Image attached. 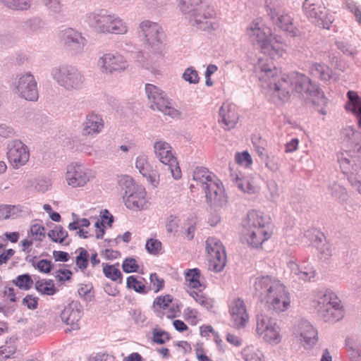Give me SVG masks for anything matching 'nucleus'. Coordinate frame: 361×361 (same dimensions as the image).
<instances>
[{"label":"nucleus","mask_w":361,"mask_h":361,"mask_svg":"<svg viewBox=\"0 0 361 361\" xmlns=\"http://www.w3.org/2000/svg\"><path fill=\"white\" fill-rule=\"evenodd\" d=\"M16 350V346L12 343H6L0 347V360H4L11 357Z\"/></svg>","instance_id":"bf43d9fd"},{"label":"nucleus","mask_w":361,"mask_h":361,"mask_svg":"<svg viewBox=\"0 0 361 361\" xmlns=\"http://www.w3.org/2000/svg\"><path fill=\"white\" fill-rule=\"evenodd\" d=\"M290 267L292 272L295 274L299 279L304 281H310L315 276V271L310 264L302 263L298 265L296 263L292 262L290 263Z\"/></svg>","instance_id":"2f4dec72"},{"label":"nucleus","mask_w":361,"mask_h":361,"mask_svg":"<svg viewBox=\"0 0 361 361\" xmlns=\"http://www.w3.org/2000/svg\"><path fill=\"white\" fill-rule=\"evenodd\" d=\"M7 157L11 165L18 169L28 161L30 152L21 141L14 140L8 145Z\"/></svg>","instance_id":"dca6fc26"},{"label":"nucleus","mask_w":361,"mask_h":361,"mask_svg":"<svg viewBox=\"0 0 361 361\" xmlns=\"http://www.w3.org/2000/svg\"><path fill=\"white\" fill-rule=\"evenodd\" d=\"M277 25L288 35L295 37L298 35V30L294 27L293 18L288 14H281L278 17Z\"/></svg>","instance_id":"e433bc0d"},{"label":"nucleus","mask_w":361,"mask_h":361,"mask_svg":"<svg viewBox=\"0 0 361 361\" xmlns=\"http://www.w3.org/2000/svg\"><path fill=\"white\" fill-rule=\"evenodd\" d=\"M140 28L145 35L147 42L151 47L158 45L161 41L163 34L161 32V27L158 24L146 20L143 21L140 24Z\"/></svg>","instance_id":"412c9836"},{"label":"nucleus","mask_w":361,"mask_h":361,"mask_svg":"<svg viewBox=\"0 0 361 361\" xmlns=\"http://www.w3.org/2000/svg\"><path fill=\"white\" fill-rule=\"evenodd\" d=\"M242 236L246 243L254 248H261L273 235V228L262 213L248 212L243 224Z\"/></svg>","instance_id":"7ed1b4c3"},{"label":"nucleus","mask_w":361,"mask_h":361,"mask_svg":"<svg viewBox=\"0 0 361 361\" xmlns=\"http://www.w3.org/2000/svg\"><path fill=\"white\" fill-rule=\"evenodd\" d=\"M344 141L356 152L358 159H361V133L351 127L346 128L343 130Z\"/></svg>","instance_id":"c756f323"},{"label":"nucleus","mask_w":361,"mask_h":361,"mask_svg":"<svg viewBox=\"0 0 361 361\" xmlns=\"http://www.w3.org/2000/svg\"><path fill=\"white\" fill-rule=\"evenodd\" d=\"M254 287L255 294L269 310L281 313L290 307V293L278 279L270 276L258 277L255 279Z\"/></svg>","instance_id":"f03ea898"},{"label":"nucleus","mask_w":361,"mask_h":361,"mask_svg":"<svg viewBox=\"0 0 361 361\" xmlns=\"http://www.w3.org/2000/svg\"><path fill=\"white\" fill-rule=\"evenodd\" d=\"M237 187L243 192L254 194L259 191V187L252 177L235 178Z\"/></svg>","instance_id":"c9c22d12"},{"label":"nucleus","mask_w":361,"mask_h":361,"mask_svg":"<svg viewBox=\"0 0 361 361\" xmlns=\"http://www.w3.org/2000/svg\"><path fill=\"white\" fill-rule=\"evenodd\" d=\"M19 246L23 252L31 256L35 253L34 246L36 247V242L27 236L20 242Z\"/></svg>","instance_id":"603ef678"},{"label":"nucleus","mask_w":361,"mask_h":361,"mask_svg":"<svg viewBox=\"0 0 361 361\" xmlns=\"http://www.w3.org/2000/svg\"><path fill=\"white\" fill-rule=\"evenodd\" d=\"M125 205L133 211H140L147 209L150 205L149 197L146 189L142 185H137L130 192L123 197Z\"/></svg>","instance_id":"4468645a"},{"label":"nucleus","mask_w":361,"mask_h":361,"mask_svg":"<svg viewBox=\"0 0 361 361\" xmlns=\"http://www.w3.org/2000/svg\"><path fill=\"white\" fill-rule=\"evenodd\" d=\"M14 206L2 204L0 205V219H8L13 214Z\"/></svg>","instance_id":"0e129e2a"},{"label":"nucleus","mask_w":361,"mask_h":361,"mask_svg":"<svg viewBox=\"0 0 361 361\" xmlns=\"http://www.w3.org/2000/svg\"><path fill=\"white\" fill-rule=\"evenodd\" d=\"M319 315L328 322H335L343 317V309L340 300H338L337 305H333L329 309H322V311L317 312Z\"/></svg>","instance_id":"7c9ffc66"},{"label":"nucleus","mask_w":361,"mask_h":361,"mask_svg":"<svg viewBox=\"0 0 361 361\" xmlns=\"http://www.w3.org/2000/svg\"><path fill=\"white\" fill-rule=\"evenodd\" d=\"M180 9L185 13H190V20L192 25L202 30L213 28L208 23L209 19L214 18L216 13L212 6L202 0H178Z\"/></svg>","instance_id":"20e7f679"},{"label":"nucleus","mask_w":361,"mask_h":361,"mask_svg":"<svg viewBox=\"0 0 361 361\" xmlns=\"http://www.w3.org/2000/svg\"><path fill=\"white\" fill-rule=\"evenodd\" d=\"M61 318L72 329H77L79 328L78 322L81 318V312L75 305L69 304L61 312Z\"/></svg>","instance_id":"bb28decb"},{"label":"nucleus","mask_w":361,"mask_h":361,"mask_svg":"<svg viewBox=\"0 0 361 361\" xmlns=\"http://www.w3.org/2000/svg\"><path fill=\"white\" fill-rule=\"evenodd\" d=\"M104 127L102 118L95 114H90L87 116L83 123L82 133L83 135H92L100 133Z\"/></svg>","instance_id":"c85d7f7f"},{"label":"nucleus","mask_w":361,"mask_h":361,"mask_svg":"<svg viewBox=\"0 0 361 361\" xmlns=\"http://www.w3.org/2000/svg\"><path fill=\"white\" fill-rule=\"evenodd\" d=\"M35 287L36 290L42 295H53L56 292L55 285L51 280H39L35 283Z\"/></svg>","instance_id":"79ce46f5"},{"label":"nucleus","mask_w":361,"mask_h":361,"mask_svg":"<svg viewBox=\"0 0 361 361\" xmlns=\"http://www.w3.org/2000/svg\"><path fill=\"white\" fill-rule=\"evenodd\" d=\"M219 114L221 118V123L224 124L225 129L230 130L235 127L239 116L236 107L234 105L224 104L220 109Z\"/></svg>","instance_id":"b1692460"},{"label":"nucleus","mask_w":361,"mask_h":361,"mask_svg":"<svg viewBox=\"0 0 361 361\" xmlns=\"http://www.w3.org/2000/svg\"><path fill=\"white\" fill-rule=\"evenodd\" d=\"M259 69L260 80L282 102L290 99V90L310 97L319 96L322 93L317 86L303 73L298 71L286 73L274 64L265 63H260Z\"/></svg>","instance_id":"f257e3e1"},{"label":"nucleus","mask_w":361,"mask_h":361,"mask_svg":"<svg viewBox=\"0 0 361 361\" xmlns=\"http://www.w3.org/2000/svg\"><path fill=\"white\" fill-rule=\"evenodd\" d=\"M247 32L250 37L257 42L260 49L264 44H267L273 37L270 28L260 27L257 23H251L247 27Z\"/></svg>","instance_id":"5701e85b"},{"label":"nucleus","mask_w":361,"mask_h":361,"mask_svg":"<svg viewBox=\"0 0 361 361\" xmlns=\"http://www.w3.org/2000/svg\"><path fill=\"white\" fill-rule=\"evenodd\" d=\"M165 286L164 280L161 278L157 273H152L149 276V286L147 287V290L153 291L154 293H157L161 291Z\"/></svg>","instance_id":"de8ad7c7"},{"label":"nucleus","mask_w":361,"mask_h":361,"mask_svg":"<svg viewBox=\"0 0 361 361\" xmlns=\"http://www.w3.org/2000/svg\"><path fill=\"white\" fill-rule=\"evenodd\" d=\"M126 288L140 294H147L148 293L145 279H142L140 280L134 275L127 278Z\"/></svg>","instance_id":"58836bf2"},{"label":"nucleus","mask_w":361,"mask_h":361,"mask_svg":"<svg viewBox=\"0 0 361 361\" xmlns=\"http://www.w3.org/2000/svg\"><path fill=\"white\" fill-rule=\"evenodd\" d=\"M97 66L102 73H112L126 70L128 64L122 55L117 53H107L99 59Z\"/></svg>","instance_id":"2eb2a0df"},{"label":"nucleus","mask_w":361,"mask_h":361,"mask_svg":"<svg viewBox=\"0 0 361 361\" xmlns=\"http://www.w3.org/2000/svg\"><path fill=\"white\" fill-rule=\"evenodd\" d=\"M3 296L6 300L10 302H15L17 300L16 290L11 286H5Z\"/></svg>","instance_id":"e2e57ef3"},{"label":"nucleus","mask_w":361,"mask_h":361,"mask_svg":"<svg viewBox=\"0 0 361 361\" xmlns=\"http://www.w3.org/2000/svg\"><path fill=\"white\" fill-rule=\"evenodd\" d=\"M265 6L268 14L274 19L278 15L276 10L280 7V3L278 0H266Z\"/></svg>","instance_id":"052dcab7"},{"label":"nucleus","mask_w":361,"mask_h":361,"mask_svg":"<svg viewBox=\"0 0 361 361\" xmlns=\"http://www.w3.org/2000/svg\"><path fill=\"white\" fill-rule=\"evenodd\" d=\"M146 249L150 254L158 255L161 250V243L154 238L149 239L146 243Z\"/></svg>","instance_id":"4d7b16f0"},{"label":"nucleus","mask_w":361,"mask_h":361,"mask_svg":"<svg viewBox=\"0 0 361 361\" xmlns=\"http://www.w3.org/2000/svg\"><path fill=\"white\" fill-rule=\"evenodd\" d=\"M47 235L51 241L62 244L68 237V232L61 226L56 225L49 231Z\"/></svg>","instance_id":"c03bdc74"},{"label":"nucleus","mask_w":361,"mask_h":361,"mask_svg":"<svg viewBox=\"0 0 361 361\" xmlns=\"http://www.w3.org/2000/svg\"><path fill=\"white\" fill-rule=\"evenodd\" d=\"M231 320L235 329L245 328L249 322L250 315L245 301L240 298H235L228 305Z\"/></svg>","instance_id":"ddd939ff"},{"label":"nucleus","mask_w":361,"mask_h":361,"mask_svg":"<svg viewBox=\"0 0 361 361\" xmlns=\"http://www.w3.org/2000/svg\"><path fill=\"white\" fill-rule=\"evenodd\" d=\"M118 185L122 190H125V195H128L130 190L137 185L134 183L133 179L130 176L126 175L121 176L118 178Z\"/></svg>","instance_id":"8fccbe9b"},{"label":"nucleus","mask_w":361,"mask_h":361,"mask_svg":"<svg viewBox=\"0 0 361 361\" xmlns=\"http://www.w3.org/2000/svg\"><path fill=\"white\" fill-rule=\"evenodd\" d=\"M338 300L336 295L332 292H319L314 295L313 307L317 312H319L322 309H329L333 305H336Z\"/></svg>","instance_id":"393cba45"},{"label":"nucleus","mask_w":361,"mask_h":361,"mask_svg":"<svg viewBox=\"0 0 361 361\" xmlns=\"http://www.w3.org/2000/svg\"><path fill=\"white\" fill-rule=\"evenodd\" d=\"M103 273L104 276L112 281L122 283L123 274L118 269V264H103Z\"/></svg>","instance_id":"ea45409f"},{"label":"nucleus","mask_w":361,"mask_h":361,"mask_svg":"<svg viewBox=\"0 0 361 361\" xmlns=\"http://www.w3.org/2000/svg\"><path fill=\"white\" fill-rule=\"evenodd\" d=\"M261 51L273 59L283 57L286 54L283 43L273 37L267 44L262 47Z\"/></svg>","instance_id":"a878e982"},{"label":"nucleus","mask_w":361,"mask_h":361,"mask_svg":"<svg viewBox=\"0 0 361 361\" xmlns=\"http://www.w3.org/2000/svg\"><path fill=\"white\" fill-rule=\"evenodd\" d=\"M205 192L207 200L210 203H217L221 202L224 197V189L221 183L214 178L203 188Z\"/></svg>","instance_id":"4be33fe9"},{"label":"nucleus","mask_w":361,"mask_h":361,"mask_svg":"<svg viewBox=\"0 0 361 361\" xmlns=\"http://www.w3.org/2000/svg\"><path fill=\"white\" fill-rule=\"evenodd\" d=\"M62 39L67 48L75 51L82 49L85 41L79 32L71 28L63 32Z\"/></svg>","instance_id":"cd10ccee"},{"label":"nucleus","mask_w":361,"mask_h":361,"mask_svg":"<svg viewBox=\"0 0 361 361\" xmlns=\"http://www.w3.org/2000/svg\"><path fill=\"white\" fill-rule=\"evenodd\" d=\"M52 267V264L50 260L41 259L37 264V269L43 273H49Z\"/></svg>","instance_id":"774afa93"},{"label":"nucleus","mask_w":361,"mask_h":361,"mask_svg":"<svg viewBox=\"0 0 361 361\" xmlns=\"http://www.w3.org/2000/svg\"><path fill=\"white\" fill-rule=\"evenodd\" d=\"M190 295L201 306L204 307L207 310H212L214 305V300L202 292H197L192 290L190 293Z\"/></svg>","instance_id":"a18cd8bd"},{"label":"nucleus","mask_w":361,"mask_h":361,"mask_svg":"<svg viewBox=\"0 0 361 361\" xmlns=\"http://www.w3.org/2000/svg\"><path fill=\"white\" fill-rule=\"evenodd\" d=\"M135 166L142 176L146 178L152 185L157 187L159 185V174L157 170L152 169L146 155H140L137 157Z\"/></svg>","instance_id":"aec40b11"},{"label":"nucleus","mask_w":361,"mask_h":361,"mask_svg":"<svg viewBox=\"0 0 361 361\" xmlns=\"http://www.w3.org/2000/svg\"><path fill=\"white\" fill-rule=\"evenodd\" d=\"M95 178V173L81 164L72 163L67 167L66 180L73 188L84 187Z\"/></svg>","instance_id":"1a4fd4ad"},{"label":"nucleus","mask_w":361,"mask_h":361,"mask_svg":"<svg viewBox=\"0 0 361 361\" xmlns=\"http://www.w3.org/2000/svg\"><path fill=\"white\" fill-rule=\"evenodd\" d=\"M235 161L238 165L245 168H250L252 164V157L247 151L237 152L235 155Z\"/></svg>","instance_id":"3c124183"},{"label":"nucleus","mask_w":361,"mask_h":361,"mask_svg":"<svg viewBox=\"0 0 361 361\" xmlns=\"http://www.w3.org/2000/svg\"><path fill=\"white\" fill-rule=\"evenodd\" d=\"M347 94L349 99L347 109L355 115L357 126L361 129V98L354 91H349Z\"/></svg>","instance_id":"72a5a7b5"},{"label":"nucleus","mask_w":361,"mask_h":361,"mask_svg":"<svg viewBox=\"0 0 361 361\" xmlns=\"http://www.w3.org/2000/svg\"><path fill=\"white\" fill-rule=\"evenodd\" d=\"M173 297L170 294L161 295L154 298L152 303L154 311L161 317L165 316L168 319L176 317L180 312L178 305L171 306Z\"/></svg>","instance_id":"f3484780"},{"label":"nucleus","mask_w":361,"mask_h":361,"mask_svg":"<svg viewBox=\"0 0 361 361\" xmlns=\"http://www.w3.org/2000/svg\"><path fill=\"white\" fill-rule=\"evenodd\" d=\"M16 88L21 97L27 100L34 101L38 98L37 82L30 74L22 75L18 79Z\"/></svg>","instance_id":"6ab92c4d"},{"label":"nucleus","mask_w":361,"mask_h":361,"mask_svg":"<svg viewBox=\"0 0 361 361\" xmlns=\"http://www.w3.org/2000/svg\"><path fill=\"white\" fill-rule=\"evenodd\" d=\"M184 319L192 326H195L198 322V311L194 308L186 307L183 312Z\"/></svg>","instance_id":"5fc2aeb1"},{"label":"nucleus","mask_w":361,"mask_h":361,"mask_svg":"<svg viewBox=\"0 0 361 361\" xmlns=\"http://www.w3.org/2000/svg\"><path fill=\"white\" fill-rule=\"evenodd\" d=\"M13 283L19 289L29 290L34 286V281L29 274L18 275L12 281Z\"/></svg>","instance_id":"37998d69"},{"label":"nucleus","mask_w":361,"mask_h":361,"mask_svg":"<svg viewBox=\"0 0 361 361\" xmlns=\"http://www.w3.org/2000/svg\"><path fill=\"white\" fill-rule=\"evenodd\" d=\"M185 284L194 289L204 287L201 282L202 274L201 271L197 268L189 269L184 273Z\"/></svg>","instance_id":"f704fd0d"},{"label":"nucleus","mask_w":361,"mask_h":361,"mask_svg":"<svg viewBox=\"0 0 361 361\" xmlns=\"http://www.w3.org/2000/svg\"><path fill=\"white\" fill-rule=\"evenodd\" d=\"M183 78L190 83H197L199 81V77L197 71L190 68H188L184 72Z\"/></svg>","instance_id":"338daca9"},{"label":"nucleus","mask_w":361,"mask_h":361,"mask_svg":"<svg viewBox=\"0 0 361 361\" xmlns=\"http://www.w3.org/2000/svg\"><path fill=\"white\" fill-rule=\"evenodd\" d=\"M27 236L36 242V247H40L41 243L45 238V228L44 226L39 224L31 225L27 232Z\"/></svg>","instance_id":"a19ab883"},{"label":"nucleus","mask_w":361,"mask_h":361,"mask_svg":"<svg viewBox=\"0 0 361 361\" xmlns=\"http://www.w3.org/2000/svg\"><path fill=\"white\" fill-rule=\"evenodd\" d=\"M54 79L67 90L78 89L83 83L84 78L75 67L63 66L53 71Z\"/></svg>","instance_id":"9d476101"},{"label":"nucleus","mask_w":361,"mask_h":361,"mask_svg":"<svg viewBox=\"0 0 361 361\" xmlns=\"http://www.w3.org/2000/svg\"><path fill=\"white\" fill-rule=\"evenodd\" d=\"M347 348L350 352V355L353 358L360 357H361V347L357 345L354 342H351L350 341H347Z\"/></svg>","instance_id":"69168bd1"},{"label":"nucleus","mask_w":361,"mask_h":361,"mask_svg":"<svg viewBox=\"0 0 361 361\" xmlns=\"http://www.w3.org/2000/svg\"><path fill=\"white\" fill-rule=\"evenodd\" d=\"M200 334L203 338H212L218 345L222 343L219 333L210 325H203L200 326Z\"/></svg>","instance_id":"09e8293b"},{"label":"nucleus","mask_w":361,"mask_h":361,"mask_svg":"<svg viewBox=\"0 0 361 361\" xmlns=\"http://www.w3.org/2000/svg\"><path fill=\"white\" fill-rule=\"evenodd\" d=\"M122 269L126 273L137 272L139 269V265L135 259L127 258L123 262Z\"/></svg>","instance_id":"13d9d810"},{"label":"nucleus","mask_w":361,"mask_h":361,"mask_svg":"<svg viewBox=\"0 0 361 361\" xmlns=\"http://www.w3.org/2000/svg\"><path fill=\"white\" fill-rule=\"evenodd\" d=\"M88 23L98 32L122 35L128 31V27L122 19L106 11L91 13L88 16Z\"/></svg>","instance_id":"39448f33"},{"label":"nucleus","mask_w":361,"mask_h":361,"mask_svg":"<svg viewBox=\"0 0 361 361\" xmlns=\"http://www.w3.org/2000/svg\"><path fill=\"white\" fill-rule=\"evenodd\" d=\"M214 177V175L205 168H196L192 174L195 183H191L190 188L201 187L203 189Z\"/></svg>","instance_id":"473e14b6"},{"label":"nucleus","mask_w":361,"mask_h":361,"mask_svg":"<svg viewBox=\"0 0 361 361\" xmlns=\"http://www.w3.org/2000/svg\"><path fill=\"white\" fill-rule=\"evenodd\" d=\"M310 73L317 76L322 80H329L333 75V71L327 66L318 63H314L310 68Z\"/></svg>","instance_id":"4c0bfd02"},{"label":"nucleus","mask_w":361,"mask_h":361,"mask_svg":"<svg viewBox=\"0 0 361 361\" xmlns=\"http://www.w3.org/2000/svg\"><path fill=\"white\" fill-rule=\"evenodd\" d=\"M154 149L159 161L169 165L172 176L176 180L180 179L182 176L181 170L171 145L165 141L159 140L154 143Z\"/></svg>","instance_id":"9b49d317"},{"label":"nucleus","mask_w":361,"mask_h":361,"mask_svg":"<svg viewBox=\"0 0 361 361\" xmlns=\"http://www.w3.org/2000/svg\"><path fill=\"white\" fill-rule=\"evenodd\" d=\"M152 341L154 343L162 345L171 341V336L169 332L156 327L152 330Z\"/></svg>","instance_id":"49530a36"},{"label":"nucleus","mask_w":361,"mask_h":361,"mask_svg":"<svg viewBox=\"0 0 361 361\" xmlns=\"http://www.w3.org/2000/svg\"><path fill=\"white\" fill-rule=\"evenodd\" d=\"M0 1L8 7L17 10L27 9L30 6L29 0H0Z\"/></svg>","instance_id":"6e6d98bb"},{"label":"nucleus","mask_w":361,"mask_h":361,"mask_svg":"<svg viewBox=\"0 0 361 361\" xmlns=\"http://www.w3.org/2000/svg\"><path fill=\"white\" fill-rule=\"evenodd\" d=\"M295 334L300 337V341L305 348L313 346L318 341L317 330L307 321H302L298 324L295 328Z\"/></svg>","instance_id":"a211bd4d"},{"label":"nucleus","mask_w":361,"mask_h":361,"mask_svg":"<svg viewBox=\"0 0 361 361\" xmlns=\"http://www.w3.org/2000/svg\"><path fill=\"white\" fill-rule=\"evenodd\" d=\"M206 250L209 255V269L221 271L226 265V254L221 241L214 237H209L206 240Z\"/></svg>","instance_id":"6e6552de"},{"label":"nucleus","mask_w":361,"mask_h":361,"mask_svg":"<svg viewBox=\"0 0 361 361\" xmlns=\"http://www.w3.org/2000/svg\"><path fill=\"white\" fill-rule=\"evenodd\" d=\"M305 16L313 23L329 29L334 21V16L326 11L322 0H305L303 4Z\"/></svg>","instance_id":"0eeeda50"},{"label":"nucleus","mask_w":361,"mask_h":361,"mask_svg":"<svg viewBox=\"0 0 361 361\" xmlns=\"http://www.w3.org/2000/svg\"><path fill=\"white\" fill-rule=\"evenodd\" d=\"M257 332L267 343H278L281 341L280 328L275 320L267 315L258 316Z\"/></svg>","instance_id":"f8f14e48"},{"label":"nucleus","mask_w":361,"mask_h":361,"mask_svg":"<svg viewBox=\"0 0 361 361\" xmlns=\"http://www.w3.org/2000/svg\"><path fill=\"white\" fill-rule=\"evenodd\" d=\"M79 252L78 255L76 257L75 262L77 267L83 270L87 268L89 262V253L84 248H79L78 250Z\"/></svg>","instance_id":"864d4df0"},{"label":"nucleus","mask_w":361,"mask_h":361,"mask_svg":"<svg viewBox=\"0 0 361 361\" xmlns=\"http://www.w3.org/2000/svg\"><path fill=\"white\" fill-rule=\"evenodd\" d=\"M23 305L28 309L35 310L38 306V298L32 295H27L23 300Z\"/></svg>","instance_id":"680f3d73"},{"label":"nucleus","mask_w":361,"mask_h":361,"mask_svg":"<svg viewBox=\"0 0 361 361\" xmlns=\"http://www.w3.org/2000/svg\"><path fill=\"white\" fill-rule=\"evenodd\" d=\"M145 91L152 109H157L171 118H178L180 116L179 111L173 107L171 101L158 87L147 84Z\"/></svg>","instance_id":"423d86ee"}]
</instances>
